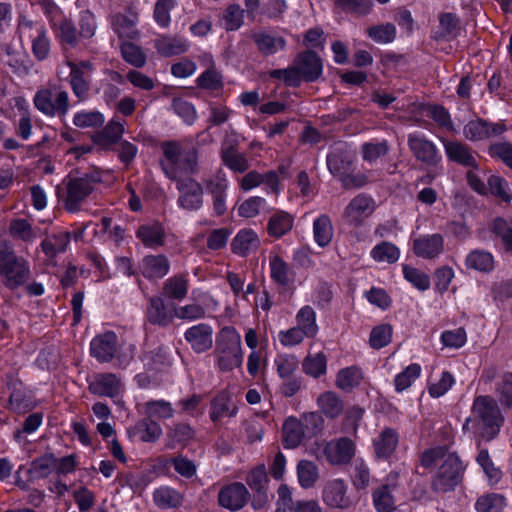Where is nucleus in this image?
Wrapping results in <instances>:
<instances>
[{"label":"nucleus","mask_w":512,"mask_h":512,"mask_svg":"<svg viewBox=\"0 0 512 512\" xmlns=\"http://www.w3.org/2000/svg\"><path fill=\"white\" fill-rule=\"evenodd\" d=\"M502 421L496 401L490 396L481 395L474 399L463 430L479 440L489 441L498 434Z\"/></svg>","instance_id":"obj_1"},{"label":"nucleus","mask_w":512,"mask_h":512,"mask_svg":"<svg viewBox=\"0 0 512 512\" xmlns=\"http://www.w3.org/2000/svg\"><path fill=\"white\" fill-rule=\"evenodd\" d=\"M31 276L27 259L16 254L13 246L7 242L0 243V278L9 289L24 285Z\"/></svg>","instance_id":"obj_2"},{"label":"nucleus","mask_w":512,"mask_h":512,"mask_svg":"<svg viewBox=\"0 0 512 512\" xmlns=\"http://www.w3.org/2000/svg\"><path fill=\"white\" fill-rule=\"evenodd\" d=\"M217 367L221 371H232L243 363L241 335L234 327H224L216 337L214 350Z\"/></svg>","instance_id":"obj_3"},{"label":"nucleus","mask_w":512,"mask_h":512,"mask_svg":"<svg viewBox=\"0 0 512 512\" xmlns=\"http://www.w3.org/2000/svg\"><path fill=\"white\" fill-rule=\"evenodd\" d=\"M164 157L161 166L170 179H176L180 171H192L196 164V152L184 150L175 142H166L162 145Z\"/></svg>","instance_id":"obj_4"},{"label":"nucleus","mask_w":512,"mask_h":512,"mask_svg":"<svg viewBox=\"0 0 512 512\" xmlns=\"http://www.w3.org/2000/svg\"><path fill=\"white\" fill-rule=\"evenodd\" d=\"M35 107L46 116L65 115L68 111V94L57 85L40 89L33 99Z\"/></svg>","instance_id":"obj_5"},{"label":"nucleus","mask_w":512,"mask_h":512,"mask_svg":"<svg viewBox=\"0 0 512 512\" xmlns=\"http://www.w3.org/2000/svg\"><path fill=\"white\" fill-rule=\"evenodd\" d=\"M55 36L63 43L75 46L80 38L73 21L66 17L61 9L52 1L45 8Z\"/></svg>","instance_id":"obj_6"},{"label":"nucleus","mask_w":512,"mask_h":512,"mask_svg":"<svg viewBox=\"0 0 512 512\" xmlns=\"http://www.w3.org/2000/svg\"><path fill=\"white\" fill-rule=\"evenodd\" d=\"M463 470L459 457L454 453L448 454L434 478V488L443 492L453 489L459 483Z\"/></svg>","instance_id":"obj_7"},{"label":"nucleus","mask_w":512,"mask_h":512,"mask_svg":"<svg viewBox=\"0 0 512 512\" xmlns=\"http://www.w3.org/2000/svg\"><path fill=\"white\" fill-rule=\"evenodd\" d=\"M65 208L69 212H77L81 209L85 199L93 191V182L88 176L68 177L65 180Z\"/></svg>","instance_id":"obj_8"},{"label":"nucleus","mask_w":512,"mask_h":512,"mask_svg":"<svg viewBox=\"0 0 512 512\" xmlns=\"http://www.w3.org/2000/svg\"><path fill=\"white\" fill-rule=\"evenodd\" d=\"M19 31L32 40V50L35 57L39 60L46 59L50 52V42L44 26L22 18L19 22Z\"/></svg>","instance_id":"obj_9"},{"label":"nucleus","mask_w":512,"mask_h":512,"mask_svg":"<svg viewBox=\"0 0 512 512\" xmlns=\"http://www.w3.org/2000/svg\"><path fill=\"white\" fill-rule=\"evenodd\" d=\"M347 491L348 486L342 479L329 480L323 486L322 501L332 509H348L352 501Z\"/></svg>","instance_id":"obj_10"},{"label":"nucleus","mask_w":512,"mask_h":512,"mask_svg":"<svg viewBox=\"0 0 512 512\" xmlns=\"http://www.w3.org/2000/svg\"><path fill=\"white\" fill-rule=\"evenodd\" d=\"M179 197L178 206L186 211H196L203 204L202 186L191 178L182 179L177 184Z\"/></svg>","instance_id":"obj_11"},{"label":"nucleus","mask_w":512,"mask_h":512,"mask_svg":"<svg viewBox=\"0 0 512 512\" xmlns=\"http://www.w3.org/2000/svg\"><path fill=\"white\" fill-rule=\"evenodd\" d=\"M376 208L374 199L365 194L354 197L344 210V218L351 225H360Z\"/></svg>","instance_id":"obj_12"},{"label":"nucleus","mask_w":512,"mask_h":512,"mask_svg":"<svg viewBox=\"0 0 512 512\" xmlns=\"http://www.w3.org/2000/svg\"><path fill=\"white\" fill-rule=\"evenodd\" d=\"M444 237L439 233L423 234L413 239L412 249L416 256L435 259L444 251Z\"/></svg>","instance_id":"obj_13"},{"label":"nucleus","mask_w":512,"mask_h":512,"mask_svg":"<svg viewBox=\"0 0 512 512\" xmlns=\"http://www.w3.org/2000/svg\"><path fill=\"white\" fill-rule=\"evenodd\" d=\"M194 302L174 307V317L184 321H195L205 317L206 310L203 303L212 301L208 293L202 290H193Z\"/></svg>","instance_id":"obj_14"},{"label":"nucleus","mask_w":512,"mask_h":512,"mask_svg":"<svg viewBox=\"0 0 512 512\" xmlns=\"http://www.w3.org/2000/svg\"><path fill=\"white\" fill-rule=\"evenodd\" d=\"M70 68V84L76 97L85 99L89 90L88 77L93 71V65L89 61L75 63L67 61Z\"/></svg>","instance_id":"obj_15"},{"label":"nucleus","mask_w":512,"mask_h":512,"mask_svg":"<svg viewBox=\"0 0 512 512\" xmlns=\"http://www.w3.org/2000/svg\"><path fill=\"white\" fill-rule=\"evenodd\" d=\"M408 145L413 155L426 165H436L440 160L435 144L419 133L409 135Z\"/></svg>","instance_id":"obj_16"},{"label":"nucleus","mask_w":512,"mask_h":512,"mask_svg":"<svg viewBox=\"0 0 512 512\" xmlns=\"http://www.w3.org/2000/svg\"><path fill=\"white\" fill-rule=\"evenodd\" d=\"M184 338L194 352H206L213 346V328L206 323L193 325L186 329Z\"/></svg>","instance_id":"obj_17"},{"label":"nucleus","mask_w":512,"mask_h":512,"mask_svg":"<svg viewBox=\"0 0 512 512\" xmlns=\"http://www.w3.org/2000/svg\"><path fill=\"white\" fill-rule=\"evenodd\" d=\"M505 131L503 124L488 123L486 121L475 119L469 121L463 129V134L470 141H482L493 136H498Z\"/></svg>","instance_id":"obj_18"},{"label":"nucleus","mask_w":512,"mask_h":512,"mask_svg":"<svg viewBox=\"0 0 512 512\" xmlns=\"http://www.w3.org/2000/svg\"><path fill=\"white\" fill-rule=\"evenodd\" d=\"M138 16L132 11L116 13L110 16L113 31L122 39H136L139 36L137 29Z\"/></svg>","instance_id":"obj_19"},{"label":"nucleus","mask_w":512,"mask_h":512,"mask_svg":"<svg viewBox=\"0 0 512 512\" xmlns=\"http://www.w3.org/2000/svg\"><path fill=\"white\" fill-rule=\"evenodd\" d=\"M260 245L258 234L252 228H243L236 233L230 246L234 254L246 257L255 253Z\"/></svg>","instance_id":"obj_20"},{"label":"nucleus","mask_w":512,"mask_h":512,"mask_svg":"<svg viewBox=\"0 0 512 512\" xmlns=\"http://www.w3.org/2000/svg\"><path fill=\"white\" fill-rule=\"evenodd\" d=\"M248 490L241 483H233L221 489L218 495L219 504L230 510L237 511L247 502Z\"/></svg>","instance_id":"obj_21"},{"label":"nucleus","mask_w":512,"mask_h":512,"mask_svg":"<svg viewBox=\"0 0 512 512\" xmlns=\"http://www.w3.org/2000/svg\"><path fill=\"white\" fill-rule=\"evenodd\" d=\"M117 347V336L108 331L92 339L90 344L91 355L100 362L110 361Z\"/></svg>","instance_id":"obj_22"},{"label":"nucleus","mask_w":512,"mask_h":512,"mask_svg":"<svg viewBox=\"0 0 512 512\" xmlns=\"http://www.w3.org/2000/svg\"><path fill=\"white\" fill-rule=\"evenodd\" d=\"M354 444L347 438L329 442L325 447V456L331 464H343L351 460L354 455Z\"/></svg>","instance_id":"obj_23"},{"label":"nucleus","mask_w":512,"mask_h":512,"mask_svg":"<svg viewBox=\"0 0 512 512\" xmlns=\"http://www.w3.org/2000/svg\"><path fill=\"white\" fill-rule=\"evenodd\" d=\"M154 46L160 55L171 57L187 52L190 43L180 36L159 35L154 41Z\"/></svg>","instance_id":"obj_24"},{"label":"nucleus","mask_w":512,"mask_h":512,"mask_svg":"<svg viewBox=\"0 0 512 512\" xmlns=\"http://www.w3.org/2000/svg\"><path fill=\"white\" fill-rule=\"evenodd\" d=\"M89 389L99 396L116 397L122 391V384L113 374H100L90 382Z\"/></svg>","instance_id":"obj_25"},{"label":"nucleus","mask_w":512,"mask_h":512,"mask_svg":"<svg viewBox=\"0 0 512 512\" xmlns=\"http://www.w3.org/2000/svg\"><path fill=\"white\" fill-rule=\"evenodd\" d=\"M139 268L146 278H162L168 274L170 263L165 255H147L142 259Z\"/></svg>","instance_id":"obj_26"},{"label":"nucleus","mask_w":512,"mask_h":512,"mask_svg":"<svg viewBox=\"0 0 512 512\" xmlns=\"http://www.w3.org/2000/svg\"><path fill=\"white\" fill-rule=\"evenodd\" d=\"M447 157L463 166L477 168V154L471 151L467 146L456 142L449 141L444 143Z\"/></svg>","instance_id":"obj_27"},{"label":"nucleus","mask_w":512,"mask_h":512,"mask_svg":"<svg viewBox=\"0 0 512 512\" xmlns=\"http://www.w3.org/2000/svg\"><path fill=\"white\" fill-rule=\"evenodd\" d=\"M38 228L32 226V224L24 218H14L9 222L8 233L17 241H21L25 244H31L38 238Z\"/></svg>","instance_id":"obj_28"},{"label":"nucleus","mask_w":512,"mask_h":512,"mask_svg":"<svg viewBox=\"0 0 512 512\" xmlns=\"http://www.w3.org/2000/svg\"><path fill=\"white\" fill-rule=\"evenodd\" d=\"M136 237L148 248H156L162 246L165 241V231L161 224L152 222L141 225Z\"/></svg>","instance_id":"obj_29"},{"label":"nucleus","mask_w":512,"mask_h":512,"mask_svg":"<svg viewBox=\"0 0 512 512\" xmlns=\"http://www.w3.org/2000/svg\"><path fill=\"white\" fill-rule=\"evenodd\" d=\"M70 243V235L67 232H59L47 236L41 242V249L48 260L52 261L58 254L66 251Z\"/></svg>","instance_id":"obj_30"},{"label":"nucleus","mask_w":512,"mask_h":512,"mask_svg":"<svg viewBox=\"0 0 512 512\" xmlns=\"http://www.w3.org/2000/svg\"><path fill=\"white\" fill-rule=\"evenodd\" d=\"M296 64L305 81L317 79L322 72V65L318 56L313 52H306L298 57Z\"/></svg>","instance_id":"obj_31"},{"label":"nucleus","mask_w":512,"mask_h":512,"mask_svg":"<svg viewBox=\"0 0 512 512\" xmlns=\"http://www.w3.org/2000/svg\"><path fill=\"white\" fill-rule=\"evenodd\" d=\"M237 413V407L226 393L218 394L211 403L210 418L216 422L225 417H233Z\"/></svg>","instance_id":"obj_32"},{"label":"nucleus","mask_w":512,"mask_h":512,"mask_svg":"<svg viewBox=\"0 0 512 512\" xmlns=\"http://www.w3.org/2000/svg\"><path fill=\"white\" fill-rule=\"evenodd\" d=\"M139 413L147 418L168 419L173 416L171 404L164 400H153L137 405Z\"/></svg>","instance_id":"obj_33"},{"label":"nucleus","mask_w":512,"mask_h":512,"mask_svg":"<svg viewBox=\"0 0 512 512\" xmlns=\"http://www.w3.org/2000/svg\"><path fill=\"white\" fill-rule=\"evenodd\" d=\"M494 257L490 252L484 250H473L465 259L467 269H472L481 273H488L494 269Z\"/></svg>","instance_id":"obj_34"},{"label":"nucleus","mask_w":512,"mask_h":512,"mask_svg":"<svg viewBox=\"0 0 512 512\" xmlns=\"http://www.w3.org/2000/svg\"><path fill=\"white\" fill-rule=\"evenodd\" d=\"M296 327L300 329L307 338H314L318 331L319 327L316 321V312L311 306H303L297 312L296 317Z\"/></svg>","instance_id":"obj_35"},{"label":"nucleus","mask_w":512,"mask_h":512,"mask_svg":"<svg viewBox=\"0 0 512 512\" xmlns=\"http://www.w3.org/2000/svg\"><path fill=\"white\" fill-rule=\"evenodd\" d=\"M56 457L53 454H46L32 461L27 470L29 480H39L48 477L54 470Z\"/></svg>","instance_id":"obj_36"},{"label":"nucleus","mask_w":512,"mask_h":512,"mask_svg":"<svg viewBox=\"0 0 512 512\" xmlns=\"http://www.w3.org/2000/svg\"><path fill=\"white\" fill-rule=\"evenodd\" d=\"M374 449L377 457L388 458L395 451L398 444V435L392 429H384L374 439Z\"/></svg>","instance_id":"obj_37"},{"label":"nucleus","mask_w":512,"mask_h":512,"mask_svg":"<svg viewBox=\"0 0 512 512\" xmlns=\"http://www.w3.org/2000/svg\"><path fill=\"white\" fill-rule=\"evenodd\" d=\"M293 223L292 215L285 211H277L270 217L267 230L270 236L279 238L292 229Z\"/></svg>","instance_id":"obj_38"},{"label":"nucleus","mask_w":512,"mask_h":512,"mask_svg":"<svg viewBox=\"0 0 512 512\" xmlns=\"http://www.w3.org/2000/svg\"><path fill=\"white\" fill-rule=\"evenodd\" d=\"M267 207V201L260 196H251L240 201L237 206V215L245 219L255 218Z\"/></svg>","instance_id":"obj_39"},{"label":"nucleus","mask_w":512,"mask_h":512,"mask_svg":"<svg viewBox=\"0 0 512 512\" xmlns=\"http://www.w3.org/2000/svg\"><path fill=\"white\" fill-rule=\"evenodd\" d=\"M173 315H170L165 307L164 301L159 297H153L149 300L147 307V318L150 323L166 326L172 319Z\"/></svg>","instance_id":"obj_40"},{"label":"nucleus","mask_w":512,"mask_h":512,"mask_svg":"<svg viewBox=\"0 0 512 512\" xmlns=\"http://www.w3.org/2000/svg\"><path fill=\"white\" fill-rule=\"evenodd\" d=\"M362 379L363 374L358 367H346L337 373L336 386L343 391H351L360 385Z\"/></svg>","instance_id":"obj_41"},{"label":"nucleus","mask_w":512,"mask_h":512,"mask_svg":"<svg viewBox=\"0 0 512 512\" xmlns=\"http://www.w3.org/2000/svg\"><path fill=\"white\" fill-rule=\"evenodd\" d=\"M319 478L317 465L308 460H301L297 465V479L299 485L304 489L314 487Z\"/></svg>","instance_id":"obj_42"},{"label":"nucleus","mask_w":512,"mask_h":512,"mask_svg":"<svg viewBox=\"0 0 512 512\" xmlns=\"http://www.w3.org/2000/svg\"><path fill=\"white\" fill-rule=\"evenodd\" d=\"M370 256L376 262L392 264L398 261L400 250L393 243L383 241L371 249Z\"/></svg>","instance_id":"obj_43"},{"label":"nucleus","mask_w":512,"mask_h":512,"mask_svg":"<svg viewBox=\"0 0 512 512\" xmlns=\"http://www.w3.org/2000/svg\"><path fill=\"white\" fill-rule=\"evenodd\" d=\"M314 240L320 247L330 244L333 237V226L327 215H321L313 223Z\"/></svg>","instance_id":"obj_44"},{"label":"nucleus","mask_w":512,"mask_h":512,"mask_svg":"<svg viewBox=\"0 0 512 512\" xmlns=\"http://www.w3.org/2000/svg\"><path fill=\"white\" fill-rule=\"evenodd\" d=\"M422 372V368L417 363H412L408 365L403 371L396 374L394 378V387L397 393H402L403 391L410 388L413 383L420 377Z\"/></svg>","instance_id":"obj_45"},{"label":"nucleus","mask_w":512,"mask_h":512,"mask_svg":"<svg viewBox=\"0 0 512 512\" xmlns=\"http://www.w3.org/2000/svg\"><path fill=\"white\" fill-rule=\"evenodd\" d=\"M270 276L277 284L287 286L291 281V271L288 264L278 255L269 257Z\"/></svg>","instance_id":"obj_46"},{"label":"nucleus","mask_w":512,"mask_h":512,"mask_svg":"<svg viewBox=\"0 0 512 512\" xmlns=\"http://www.w3.org/2000/svg\"><path fill=\"white\" fill-rule=\"evenodd\" d=\"M459 30L457 17L452 13H442L439 16V27L434 38L437 40L455 38L459 34Z\"/></svg>","instance_id":"obj_47"},{"label":"nucleus","mask_w":512,"mask_h":512,"mask_svg":"<svg viewBox=\"0 0 512 512\" xmlns=\"http://www.w3.org/2000/svg\"><path fill=\"white\" fill-rule=\"evenodd\" d=\"M283 438L286 448L297 447L303 439V428L296 418H288L283 424Z\"/></svg>","instance_id":"obj_48"},{"label":"nucleus","mask_w":512,"mask_h":512,"mask_svg":"<svg viewBox=\"0 0 512 512\" xmlns=\"http://www.w3.org/2000/svg\"><path fill=\"white\" fill-rule=\"evenodd\" d=\"M245 10L238 4H230L221 16V25L226 31H236L244 23Z\"/></svg>","instance_id":"obj_49"},{"label":"nucleus","mask_w":512,"mask_h":512,"mask_svg":"<svg viewBox=\"0 0 512 512\" xmlns=\"http://www.w3.org/2000/svg\"><path fill=\"white\" fill-rule=\"evenodd\" d=\"M393 489L391 485H383L374 491L373 503L377 512H392L395 509Z\"/></svg>","instance_id":"obj_50"},{"label":"nucleus","mask_w":512,"mask_h":512,"mask_svg":"<svg viewBox=\"0 0 512 512\" xmlns=\"http://www.w3.org/2000/svg\"><path fill=\"white\" fill-rule=\"evenodd\" d=\"M165 296L182 300L188 293V279L184 276H173L168 278L163 286Z\"/></svg>","instance_id":"obj_51"},{"label":"nucleus","mask_w":512,"mask_h":512,"mask_svg":"<svg viewBox=\"0 0 512 512\" xmlns=\"http://www.w3.org/2000/svg\"><path fill=\"white\" fill-rule=\"evenodd\" d=\"M303 371L313 377L318 378L326 373L327 358L323 352L313 355H307L302 364Z\"/></svg>","instance_id":"obj_52"},{"label":"nucleus","mask_w":512,"mask_h":512,"mask_svg":"<svg viewBox=\"0 0 512 512\" xmlns=\"http://www.w3.org/2000/svg\"><path fill=\"white\" fill-rule=\"evenodd\" d=\"M274 366L281 379L295 376L299 367V360L292 354H278L274 359Z\"/></svg>","instance_id":"obj_53"},{"label":"nucleus","mask_w":512,"mask_h":512,"mask_svg":"<svg viewBox=\"0 0 512 512\" xmlns=\"http://www.w3.org/2000/svg\"><path fill=\"white\" fill-rule=\"evenodd\" d=\"M134 431L143 442H155L162 435L160 425L149 418L139 421L134 426Z\"/></svg>","instance_id":"obj_54"},{"label":"nucleus","mask_w":512,"mask_h":512,"mask_svg":"<svg viewBox=\"0 0 512 512\" xmlns=\"http://www.w3.org/2000/svg\"><path fill=\"white\" fill-rule=\"evenodd\" d=\"M350 154L341 148H336L327 156V166L334 175H342L349 167Z\"/></svg>","instance_id":"obj_55"},{"label":"nucleus","mask_w":512,"mask_h":512,"mask_svg":"<svg viewBox=\"0 0 512 512\" xmlns=\"http://www.w3.org/2000/svg\"><path fill=\"white\" fill-rule=\"evenodd\" d=\"M476 461L485 473L490 484L498 483L502 478V471L496 467L487 450L479 451Z\"/></svg>","instance_id":"obj_56"},{"label":"nucleus","mask_w":512,"mask_h":512,"mask_svg":"<svg viewBox=\"0 0 512 512\" xmlns=\"http://www.w3.org/2000/svg\"><path fill=\"white\" fill-rule=\"evenodd\" d=\"M440 342L444 348L459 349L467 343V333L462 327L445 330L441 333Z\"/></svg>","instance_id":"obj_57"},{"label":"nucleus","mask_w":512,"mask_h":512,"mask_svg":"<svg viewBox=\"0 0 512 512\" xmlns=\"http://www.w3.org/2000/svg\"><path fill=\"white\" fill-rule=\"evenodd\" d=\"M318 406L328 417H336L343 409L340 398L333 392H325L318 398Z\"/></svg>","instance_id":"obj_58"},{"label":"nucleus","mask_w":512,"mask_h":512,"mask_svg":"<svg viewBox=\"0 0 512 512\" xmlns=\"http://www.w3.org/2000/svg\"><path fill=\"white\" fill-rule=\"evenodd\" d=\"M105 121L104 115L99 111L82 110L75 113L73 124L79 128H94L101 126Z\"/></svg>","instance_id":"obj_59"},{"label":"nucleus","mask_w":512,"mask_h":512,"mask_svg":"<svg viewBox=\"0 0 512 512\" xmlns=\"http://www.w3.org/2000/svg\"><path fill=\"white\" fill-rule=\"evenodd\" d=\"M155 503L162 508L176 507L181 503V495L173 488L164 486L153 494Z\"/></svg>","instance_id":"obj_60"},{"label":"nucleus","mask_w":512,"mask_h":512,"mask_svg":"<svg viewBox=\"0 0 512 512\" xmlns=\"http://www.w3.org/2000/svg\"><path fill=\"white\" fill-rule=\"evenodd\" d=\"M404 278L420 291L430 287V277L423 271L409 265H402Z\"/></svg>","instance_id":"obj_61"},{"label":"nucleus","mask_w":512,"mask_h":512,"mask_svg":"<svg viewBox=\"0 0 512 512\" xmlns=\"http://www.w3.org/2000/svg\"><path fill=\"white\" fill-rule=\"evenodd\" d=\"M392 339V327L389 324H381L371 330L369 344L374 349H381L388 345Z\"/></svg>","instance_id":"obj_62"},{"label":"nucleus","mask_w":512,"mask_h":512,"mask_svg":"<svg viewBox=\"0 0 512 512\" xmlns=\"http://www.w3.org/2000/svg\"><path fill=\"white\" fill-rule=\"evenodd\" d=\"M121 53L126 62L137 68L143 67L146 63L145 53L139 46L133 43L124 42L121 45Z\"/></svg>","instance_id":"obj_63"},{"label":"nucleus","mask_w":512,"mask_h":512,"mask_svg":"<svg viewBox=\"0 0 512 512\" xmlns=\"http://www.w3.org/2000/svg\"><path fill=\"white\" fill-rule=\"evenodd\" d=\"M505 499L499 494H488L480 497L476 504L477 512H501Z\"/></svg>","instance_id":"obj_64"}]
</instances>
